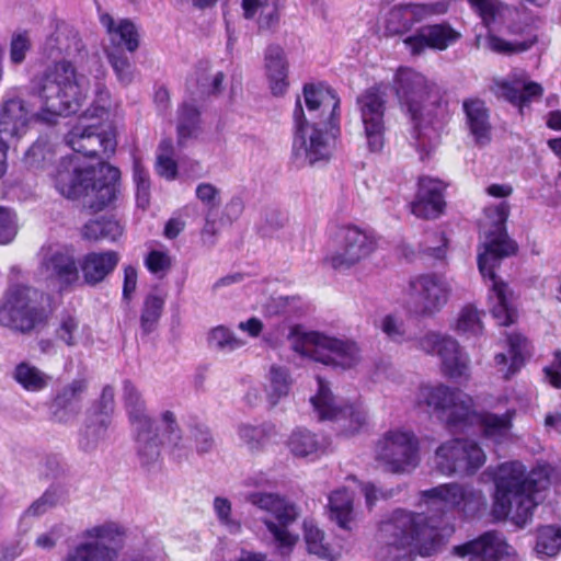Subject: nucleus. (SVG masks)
I'll return each instance as SVG.
<instances>
[{
    "mask_svg": "<svg viewBox=\"0 0 561 561\" xmlns=\"http://www.w3.org/2000/svg\"><path fill=\"white\" fill-rule=\"evenodd\" d=\"M482 499L481 491L458 483H444L421 491V502L439 515L394 510L388 519L379 524L383 541L378 551L379 561H413L414 554L423 558L435 556L455 531L443 515L455 508L463 512L473 510Z\"/></svg>",
    "mask_w": 561,
    "mask_h": 561,
    "instance_id": "f257e3e1",
    "label": "nucleus"
},
{
    "mask_svg": "<svg viewBox=\"0 0 561 561\" xmlns=\"http://www.w3.org/2000/svg\"><path fill=\"white\" fill-rule=\"evenodd\" d=\"M28 93L37 110L31 112L24 100L8 99L0 108V148L20 140L28 130L32 119L54 124L61 116L79 111L87 99L88 81L70 61L60 60L34 76Z\"/></svg>",
    "mask_w": 561,
    "mask_h": 561,
    "instance_id": "f03ea898",
    "label": "nucleus"
},
{
    "mask_svg": "<svg viewBox=\"0 0 561 561\" xmlns=\"http://www.w3.org/2000/svg\"><path fill=\"white\" fill-rule=\"evenodd\" d=\"M305 103L310 113L320 112L309 126L300 98H297L294 110L295 136L293 148L296 152L302 149L310 164L327 160L330 156L325 135L336 138L341 133V100L336 91L323 83H306L304 85Z\"/></svg>",
    "mask_w": 561,
    "mask_h": 561,
    "instance_id": "7ed1b4c3",
    "label": "nucleus"
},
{
    "mask_svg": "<svg viewBox=\"0 0 561 561\" xmlns=\"http://www.w3.org/2000/svg\"><path fill=\"white\" fill-rule=\"evenodd\" d=\"M449 3L445 0L431 3H401L392 7L385 19L387 37H403L402 42L411 56H420L427 49L443 51L456 44L461 34L448 22L426 24L415 33L408 35L415 24L434 16L445 14Z\"/></svg>",
    "mask_w": 561,
    "mask_h": 561,
    "instance_id": "20e7f679",
    "label": "nucleus"
},
{
    "mask_svg": "<svg viewBox=\"0 0 561 561\" xmlns=\"http://www.w3.org/2000/svg\"><path fill=\"white\" fill-rule=\"evenodd\" d=\"M550 485V468L537 466L527 472L523 462H503L494 478L492 515L496 520L508 517L519 527L531 519L537 507L536 494Z\"/></svg>",
    "mask_w": 561,
    "mask_h": 561,
    "instance_id": "39448f33",
    "label": "nucleus"
},
{
    "mask_svg": "<svg viewBox=\"0 0 561 561\" xmlns=\"http://www.w3.org/2000/svg\"><path fill=\"white\" fill-rule=\"evenodd\" d=\"M391 90L417 137L425 128L438 130L449 122L446 90L416 69L400 66L393 75Z\"/></svg>",
    "mask_w": 561,
    "mask_h": 561,
    "instance_id": "423d86ee",
    "label": "nucleus"
},
{
    "mask_svg": "<svg viewBox=\"0 0 561 561\" xmlns=\"http://www.w3.org/2000/svg\"><path fill=\"white\" fill-rule=\"evenodd\" d=\"M424 403L439 416L446 415L448 427L470 426L478 424L482 436L495 444L503 443L511 434L516 409H507L502 414L490 411L477 412L473 409L472 398L459 389H451L445 385L436 387H421L419 404Z\"/></svg>",
    "mask_w": 561,
    "mask_h": 561,
    "instance_id": "0eeeda50",
    "label": "nucleus"
},
{
    "mask_svg": "<svg viewBox=\"0 0 561 561\" xmlns=\"http://www.w3.org/2000/svg\"><path fill=\"white\" fill-rule=\"evenodd\" d=\"M494 214L495 221L486 234L484 251L478 255V267L482 277L492 283L489 296L490 299H495L491 307L492 316L500 325L510 327L516 322L518 313L511 302L512 291L508 284L496 275V268L500 267L503 259L515 255L518 247L506 231V221L510 216L508 203H500L494 208Z\"/></svg>",
    "mask_w": 561,
    "mask_h": 561,
    "instance_id": "6e6552de",
    "label": "nucleus"
},
{
    "mask_svg": "<svg viewBox=\"0 0 561 561\" xmlns=\"http://www.w3.org/2000/svg\"><path fill=\"white\" fill-rule=\"evenodd\" d=\"M118 179V169L108 163L83 167L77 157H71L60 162L55 186L65 197L81 199L83 206L99 211L115 198Z\"/></svg>",
    "mask_w": 561,
    "mask_h": 561,
    "instance_id": "1a4fd4ad",
    "label": "nucleus"
},
{
    "mask_svg": "<svg viewBox=\"0 0 561 561\" xmlns=\"http://www.w3.org/2000/svg\"><path fill=\"white\" fill-rule=\"evenodd\" d=\"M108 93L100 91L92 108H88L66 136L67 145L84 157H108L116 147L114 131L107 123Z\"/></svg>",
    "mask_w": 561,
    "mask_h": 561,
    "instance_id": "9d476101",
    "label": "nucleus"
},
{
    "mask_svg": "<svg viewBox=\"0 0 561 561\" xmlns=\"http://www.w3.org/2000/svg\"><path fill=\"white\" fill-rule=\"evenodd\" d=\"M42 298V293L33 287H10L0 299V324L22 334L37 330L48 318Z\"/></svg>",
    "mask_w": 561,
    "mask_h": 561,
    "instance_id": "9b49d317",
    "label": "nucleus"
},
{
    "mask_svg": "<svg viewBox=\"0 0 561 561\" xmlns=\"http://www.w3.org/2000/svg\"><path fill=\"white\" fill-rule=\"evenodd\" d=\"M293 348L314 362L333 368H351L359 357V350L354 342L342 341L314 331L298 336Z\"/></svg>",
    "mask_w": 561,
    "mask_h": 561,
    "instance_id": "f8f14e48",
    "label": "nucleus"
},
{
    "mask_svg": "<svg viewBox=\"0 0 561 561\" xmlns=\"http://www.w3.org/2000/svg\"><path fill=\"white\" fill-rule=\"evenodd\" d=\"M35 275L48 288L65 290L79 282V267L75 251L65 244L49 243L37 253Z\"/></svg>",
    "mask_w": 561,
    "mask_h": 561,
    "instance_id": "ddd939ff",
    "label": "nucleus"
},
{
    "mask_svg": "<svg viewBox=\"0 0 561 561\" xmlns=\"http://www.w3.org/2000/svg\"><path fill=\"white\" fill-rule=\"evenodd\" d=\"M375 459L391 473L410 472L420 462V442L412 431L389 430L375 446Z\"/></svg>",
    "mask_w": 561,
    "mask_h": 561,
    "instance_id": "4468645a",
    "label": "nucleus"
},
{
    "mask_svg": "<svg viewBox=\"0 0 561 561\" xmlns=\"http://www.w3.org/2000/svg\"><path fill=\"white\" fill-rule=\"evenodd\" d=\"M356 107L364 128L367 148L380 152L385 146L387 94L382 82L365 89L356 98Z\"/></svg>",
    "mask_w": 561,
    "mask_h": 561,
    "instance_id": "2eb2a0df",
    "label": "nucleus"
},
{
    "mask_svg": "<svg viewBox=\"0 0 561 561\" xmlns=\"http://www.w3.org/2000/svg\"><path fill=\"white\" fill-rule=\"evenodd\" d=\"M123 536L124 529L117 523L94 525L82 533L83 541L68 551L65 561H114L115 547Z\"/></svg>",
    "mask_w": 561,
    "mask_h": 561,
    "instance_id": "dca6fc26",
    "label": "nucleus"
},
{
    "mask_svg": "<svg viewBox=\"0 0 561 561\" xmlns=\"http://www.w3.org/2000/svg\"><path fill=\"white\" fill-rule=\"evenodd\" d=\"M486 457L482 447L473 440L455 438L442 444L435 451V466L444 476L474 474Z\"/></svg>",
    "mask_w": 561,
    "mask_h": 561,
    "instance_id": "f3484780",
    "label": "nucleus"
},
{
    "mask_svg": "<svg viewBox=\"0 0 561 561\" xmlns=\"http://www.w3.org/2000/svg\"><path fill=\"white\" fill-rule=\"evenodd\" d=\"M337 242L339 250L325 257L334 270L350 268L369 257L378 248L375 233L356 225L342 226L337 231Z\"/></svg>",
    "mask_w": 561,
    "mask_h": 561,
    "instance_id": "a211bd4d",
    "label": "nucleus"
},
{
    "mask_svg": "<svg viewBox=\"0 0 561 561\" xmlns=\"http://www.w3.org/2000/svg\"><path fill=\"white\" fill-rule=\"evenodd\" d=\"M417 344L426 354H437L440 357L442 371L447 378L469 377V356L455 339L428 332L419 340Z\"/></svg>",
    "mask_w": 561,
    "mask_h": 561,
    "instance_id": "6ab92c4d",
    "label": "nucleus"
},
{
    "mask_svg": "<svg viewBox=\"0 0 561 561\" xmlns=\"http://www.w3.org/2000/svg\"><path fill=\"white\" fill-rule=\"evenodd\" d=\"M100 21L106 28L112 45L117 49L116 54L106 48L107 57L119 79L128 83L130 81V66L127 59L123 58L119 54L124 49L134 51L138 47L137 31L128 20L121 19L116 21L107 13H103L100 16Z\"/></svg>",
    "mask_w": 561,
    "mask_h": 561,
    "instance_id": "aec40b11",
    "label": "nucleus"
},
{
    "mask_svg": "<svg viewBox=\"0 0 561 561\" xmlns=\"http://www.w3.org/2000/svg\"><path fill=\"white\" fill-rule=\"evenodd\" d=\"M162 426L142 415V466L153 463L160 458L161 448L174 449L182 440L181 430L174 414L165 411L162 414Z\"/></svg>",
    "mask_w": 561,
    "mask_h": 561,
    "instance_id": "412c9836",
    "label": "nucleus"
},
{
    "mask_svg": "<svg viewBox=\"0 0 561 561\" xmlns=\"http://www.w3.org/2000/svg\"><path fill=\"white\" fill-rule=\"evenodd\" d=\"M508 545L494 530H489L465 543L455 546L453 553L469 561H516Z\"/></svg>",
    "mask_w": 561,
    "mask_h": 561,
    "instance_id": "4be33fe9",
    "label": "nucleus"
},
{
    "mask_svg": "<svg viewBox=\"0 0 561 561\" xmlns=\"http://www.w3.org/2000/svg\"><path fill=\"white\" fill-rule=\"evenodd\" d=\"M447 185L439 179L422 175L411 203V213L419 218L436 219L446 208L445 191Z\"/></svg>",
    "mask_w": 561,
    "mask_h": 561,
    "instance_id": "5701e85b",
    "label": "nucleus"
},
{
    "mask_svg": "<svg viewBox=\"0 0 561 561\" xmlns=\"http://www.w3.org/2000/svg\"><path fill=\"white\" fill-rule=\"evenodd\" d=\"M412 294L417 296L422 313L432 316L439 311L448 299L445 282L435 274H423L410 282Z\"/></svg>",
    "mask_w": 561,
    "mask_h": 561,
    "instance_id": "b1692460",
    "label": "nucleus"
},
{
    "mask_svg": "<svg viewBox=\"0 0 561 561\" xmlns=\"http://www.w3.org/2000/svg\"><path fill=\"white\" fill-rule=\"evenodd\" d=\"M82 47V41L77 30L65 21L56 20L44 42L43 53L48 58L75 56L81 51Z\"/></svg>",
    "mask_w": 561,
    "mask_h": 561,
    "instance_id": "393cba45",
    "label": "nucleus"
},
{
    "mask_svg": "<svg viewBox=\"0 0 561 561\" xmlns=\"http://www.w3.org/2000/svg\"><path fill=\"white\" fill-rule=\"evenodd\" d=\"M508 356L499 353L494 356L497 366H504L503 379L511 380L526 365V360L531 356V346L529 340L520 332H511L506 334Z\"/></svg>",
    "mask_w": 561,
    "mask_h": 561,
    "instance_id": "a878e982",
    "label": "nucleus"
},
{
    "mask_svg": "<svg viewBox=\"0 0 561 561\" xmlns=\"http://www.w3.org/2000/svg\"><path fill=\"white\" fill-rule=\"evenodd\" d=\"M466 123L476 144L488 145L491 141L492 125L490 110L485 102L479 98H469L462 102Z\"/></svg>",
    "mask_w": 561,
    "mask_h": 561,
    "instance_id": "bb28decb",
    "label": "nucleus"
},
{
    "mask_svg": "<svg viewBox=\"0 0 561 561\" xmlns=\"http://www.w3.org/2000/svg\"><path fill=\"white\" fill-rule=\"evenodd\" d=\"M85 388L83 380H72L57 392L50 407L53 417L57 422L68 423L78 415L81 396Z\"/></svg>",
    "mask_w": 561,
    "mask_h": 561,
    "instance_id": "cd10ccee",
    "label": "nucleus"
},
{
    "mask_svg": "<svg viewBox=\"0 0 561 561\" xmlns=\"http://www.w3.org/2000/svg\"><path fill=\"white\" fill-rule=\"evenodd\" d=\"M119 257L114 251L90 252L80 262L85 283L95 285L102 282L116 267Z\"/></svg>",
    "mask_w": 561,
    "mask_h": 561,
    "instance_id": "c85d7f7f",
    "label": "nucleus"
},
{
    "mask_svg": "<svg viewBox=\"0 0 561 561\" xmlns=\"http://www.w3.org/2000/svg\"><path fill=\"white\" fill-rule=\"evenodd\" d=\"M265 68L273 95H283L288 87V65L284 49L278 45H270L265 53Z\"/></svg>",
    "mask_w": 561,
    "mask_h": 561,
    "instance_id": "c756f323",
    "label": "nucleus"
},
{
    "mask_svg": "<svg viewBox=\"0 0 561 561\" xmlns=\"http://www.w3.org/2000/svg\"><path fill=\"white\" fill-rule=\"evenodd\" d=\"M331 519L343 529H350L353 513V496L346 488L333 491L329 496Z\"/></svg>",
    "mask_w": 561,
    "mask_h": 561,
    "instance_id": "7c9ffc66",
    "label": "nucleus"
},
{
    "mask_svg": "<svg viewBox=\"0 0 561 561\" xmlns=\"http://www.w3.org/2000/svg\"><path fill=\"white\" fill-rule=\"evenodd\" d=\"M316 379L318 391L310 401L320 420H334L342 413V409L334 404V398L327 380L320 375H317Z\"/></svg>",
    "mask_w": 561,
    "mask_h": 561,
    "instance_id": "2f4dec72",
    "label": "nucleus"
},
{
    "mask_svg": "<svg viewBox=\"0 0 561 561\" xmlns=\"http://www.w3.org/2000/svg\"><path fill=\"white\" fill-rule=\"evenodd\" d=\"M13 378L23 389L31 392L45 389L49 381V377L44 371L27 362L16 365Z\"/></svg>",
    "mask_w": 561,
    "mask_h": 561,
    "instance_id": "473e14b6",
    "label": "nucleus"
},
{
    "mask_svg": "<svg viewBox=\"0 0 561 561\" xmlns=\"http://www.w3.org/2000/svg\"><path fill=\"white\" fill-rule=\"evenodd\" d=\"M199 124L201 113L198 108L183 103L179 110L178 144L183 146L187 139L192 138L198 130Z\"/></svg>",
    "mask_w": 561,
    "mask_h": 561,
    "instance_id": "72a5a7b5",
    "label": "nucleus"
},
{
    "mask_svg": "<svg viewBox=\"0 0 561 561\" xmlns=\"http://www.w3.org/2000/svg\"><path fill=\"white\" fill-rule=\"evenodd\" d=\"M173 156L174 147L172 139H162L158 147L156 171L168 181L175 180L178 176V163Z\"/></svg>",
    "mask_w": 561,
    "mask_h": 561,
    "instance_id": "f704fd0d",
    "label": "nucleus"
},
{
    "mask_svg": "<svg viewBox=\"0 0 561 561\" xmlns=\"http://www.w3.org/2000/svg\"><path fill=\"white\" fill-rule=\"evenodd\" d=\"M536 551L541 556H557L561 551V527H540L537 531Z\"/></svg>",
    "mask_w": 561,
    "mask_h": 561,
    "instance_id": "c9c22d12",
    "label": "nucleus"
},
{
    "mask_svg": "<svg viewBox=\"0 0 561 561\" xmlns=\"http://www.w3.org/2000/svg\"><path fill=\"white\" fill-rule=\"evenodd\" d=\"M107 419H91V422L87 424L81 433L79 446L84 451L94 450L99 444L104 440L106 431L108 427Z\"/></svg>",
    "mask_w": 561,
    "mask_h": 561,
    "instance_id": "e433bc0d",
    "label": "nucleus"
},
{
    "mask_svg": "<svg viewBox=\"0 0 561 561\" xmlns=\"http://www.w3.org/2000/svg\"><path fill=\"white\" fill-rule=\"evenodd\" d=\"M486 39L492 51L507 56L527 51L537 43L536 35L523 41L510 42L497 35L488 34Z\"/></svg>",
    "mask_w": 561,
    "mask_h": 561,
    "instance_id": "4c0bfd02",
    "label": "nucleus"
},
{
    "mask_svg": "<svg viewBox=\"0 0 561 561\" xmlns=\"http://www.w3.org/2000/svg\"><path fill=\"white\" fill-rule=\"evenodd\" d=\"M305 541L310 553L328 561L336 559L331 547L324 542V533L314 525L305 524Z\"/></svg>",
    "mask_w": 561,
    "mask_h": 561,
    "instance_id": "58836bf2",
    "label": "nucleus"
},
{
    "mask_svg": "<svg viewBox=\"0 0 561 561\" xmlns=\"http://www.w3.org/2000/svg\"><path fill=\"white\" fill-rule=\"evenodd\" d=\"M165 301V294L156 288L154 294L147 296L142 309V333L149 332L158 323Z\"/></svg>",
    "mask_w": 561,
    "mask_h": 561,
    "instance_id": "ea45409f",
    "label": "nucleus"
},
{
    "mask_svg": "<svg viewBox=\"0 0 561 561\" xmlns=\"http://www.w3.org/2000/svg\"><path fill=\"white\" fill-rule=\"evenodd\" d=\"M456 331L460 334L477 336L482 334L481 314L472 305L465 306L458 316Z\"/></svg>",
    "mask_w": 561,
    "mask_h": 561,
    "instance_id": "a19ab883",
    "label": "nucleus"
},
{
    "mask_svg": "<svg viewBox=\"0 0 561 561\" xmlns=\"http://www.w3.org/2000/svg\"><path fill=\"white\" fill-rule=\"evenodd\" d=\"M273 431L274 426L270 424L259 426L241 425L239 435L250 449L257 450L268 442Z\"/></svg>",
    "mask_w": 561,
    "mask_h": 561,
    "instance_id": "79ce46f5",
    "label": "nucleus"
},
{
    "mask_svg": "<svg viewBox=\"0 0 561 561\" xmlns=\"http://www.w3.org/2000/svg\"><path fill=\"white\" fill-rule=\"evenodd\" d=\"M146 268L157 278H164L171 271L173 265V257L170 252L165 250H150L145 257Z\"/></svg>",
    "mask_w": 561,
    "mask_h": 561,
    "instance_id": "37998d69",
    "label": "nucleus"
},
{
    "mask_svg": "<svg viewBox=\"0 0 561 561\" xmlns=\"http://www.w3.org/2000/svg\"><path fill=\"white\" fill-rule=\"evenodd\" d=\"M288 447L295 456L306 457L317 451L318 442L311 432L298 428L289 436Z\"/></svg>",
    "mask_w": 561,
    "mask_h": 561,
    "instance_id": "c03bdc74",
    "label": "nucleus"
},
{
    "mask_svg": "<svg viewBox=\"0 0 561 561\" xmlns=\"http://www.w3.org/2000/svg\"><path fill=\"white\" fill-rule=\"evenodd\" d=\"M54 152L45 140L35 141L24 156V162L28 168L42 169L53 160Z\"/></svg>",
    "mask_w": 561,
    "mask_h": 561,
    "instance_id": "a18cd8bd",
    "label": "nucleus"
},
{
    "mask_svg": "<svg viewBox=\"0 0 561 561\" xmlns=\"http://www.w3.org/2000/svg\"><path fill=\"white\" fill-rule=\"evenodd\" d=\"M82 332L83 329L80 327L79 321L75 317L66 314L60 319L56 335L68 346H75L81 342Z\"/></svg>",
    "mask_w": 561,
    "mask_h": 561,
    "instance_id": "49530a36",
    "label": "nucleus"
},
{
    "mask_svg": "<svg viewBox=\"0 0 561 561\" xmlns=\"http://www.w3.org/2000/svg\"><path fill=\"white\" fill-rule=\"evenodd\" d=\"M32 47L31 35L28 31H18L13 33L10 42V60L15 65L22 64L27 51Z\"/></svg>",
    "mask_w": 561,
    "mask_h": 561,
    "instance_id": "de8ad7c7",
    "label": "nucleus"
},
{
    "mask_svg": "<svg viewBox=\"0 0 561 561\" xmlns=\"http://www.w3.org/2000/svg\"><path fill=\"white\" fill-rule=\"evenodd\" d=\"M209 341L214 342L220 350L234 351L243 345V341L224 325H218L210 331Z\"/></svg>",
    "mask_w": 561,
    "mask_h": 561,
    "instance_id": "09e8293b",
    "label": "nucleus"
},
{
    "mask_svg": "<svg viewBox=\"0 0 561 561\" xmlns=\"http://www.w3.org/2000/svg\"><path fill=\"white\" fill-rule=\"evenodd\" d=\"M264 525L273 535L278 549L291 550L296 545L298 537L293 535L288 529V525H277L276 523L265 519Z\"/></svg>",
    "mask_w": 561,
    "mask_h": 561,
    "instance_id": "8fccbe9b",
    "label": "nucleus"
},
{
    "mask_svg": "<svg viewBox=\"0 0 561 561\" xmlns=\"http://www.w3.org/2000/svg\"><path fill=\"white\" fill-rule=\"evenodd\" d=\"M18 233L16 216L9 208L0 207V244L10 243Z\"/></svg>",
    "mask_w": 561,
    "mask_h": 561,
    "instance_id": "3c124183",
    "label": "nucleus"
},
{
    "mask_svg": "<svg viewBox=\"0 0 561 561\" xmlns=\"http://www.w3.org/2000/svg\"><path fill=\"white\" fill-rule=\"evenodd\" d=\"M58 501L57 493L55 491H46L39 499L33 502L30 507L24 512L21 517V522H25L28 517H37L43 515L47 510L53 507Z\"/></svg>",
    "mask_w": 561,
    "mask_h": 561,
    "instance_id": "603ef678",
    "label": "nucleus"
},
{
    "mask_svg": "<svg viewBox=\"0 0 561 561\" xmlns=\"http://www.w3.org/2000/svg\"><path fill=\"white\" fill-rule=\"evenodd\" d=\"M270 374L273 394L277 398L286 396L290 388V379L287 369L279 366H272Z\"/></svg>",
    "mask_w": 561,
    "mask_h": 561,
    "instance_id": "864d4df0",
    "label": "nucleus"
},
{
    "mask_svg": "<svg viewBox=\"0 0 561 561\" xmlns=\"http://www.w3.org/2000/svg\"><path fill=\"white\" fill-rule=\"evenodd\" d=\"M470 7L479 14L482 22L489 26L496 19L497 7L493 0H467Z\"/></svg>",
    "mask_w": 561,
    "mask_h": 561,
    "instance_id": "5fc2aeb1",
    "label": "nucleus"
},
{
    "mask_svg": "<svg viewBox=\"0 0 561 561\" xmlns=\"http://www.w3.org/2000/svg\"><path fill=\"white\" fill-rule=\"evenodd\" d=\"M62 527L54 525L44 533L36 536L34 545L42 550H51L56 547L57 542L62 538Z\"/></svg>",
    "mask_w": 561,
    "mask_h": 561,
    "instance_id": "6e6d98bb",
    "label": "nucleus"
},
{
    "mask_svg": "<svg viewBox=\"0 0 561 561\" xmlns=\"http://www.w3.org/2000/svg\"><path fill=\"white\" fill-rule=\"evenodd\" d=\"M114 411V390L111 387H105L102 391L101 398L95 407L92 417L101 419L106 417L110 424L111 415Z\"/></svg>",
    "mask_w": 561,
    "mask_h": 561,
    "instance_id": "4d7b16f0",
    "label": "nucleus"
},
{
    "mask_svg": "<svg viewBox=\"0 0 561 561\" xmlns=\"http://www.w3.org/2000/svg\"><path fill=\"white\" fill-rule=\"evenodd\" d=\"M192 435L195 442L196 449L199 454L208 453L215 445L214 437L207 426L195 425Z\"/></svg>",
    "mask_w": 561,
    "mask_h": 561,
    "instance_id": "13d9d810",
    "label": "nucleus"
},
{
    "mask_svg": "<svg viewBox=\"0 0 561 561\" xmlns=\"http://www.w3.org/2000/svg\"><path fill=\"white\" fill-rule=\"evenodd\" d=\"M196 197L208 207L209 210L220 204L219 190L210 183H201L196 187Z\"/></svg>",
    "mask_w": 561,
    "mask_h": 561,
    "instance_id": "bf43d9fd",
    "label": "nucleus"
},
{
    "mask_svg": "<svg viewBox=\"0 0 561 561\" xmlns=\"http://www.w3.org/2000/svg\"><path fill=\"white\" fill-rule=\"evenodd\" d=\"M280 496L274 493L254 492L248 495V501L257 506L259 508L274 513L277 505H279Z\"/></svg>",
    "mask_w": 561,
    "mask_h": 561,
    "instance_id": "052dcab7",
    "label": "nucleus"
},
{
    "mask_svg": "<svg viewBox=\"0 0 561 561\" xmlns=\"http://www.w3.org/2000/svg\"><path fill=\"white\" fill-rule=\"evenodd\" d=\"M273 515L278 522L277 525H290L298 517V512L294 504L288 503L282 497L279 505L276 506Z\"/></svg>",
    "mask_w": 561,
    "mask_h": 561,
    "instance_id": "680f3d73",
    "label": "nucleus"
},
{
    "mask_svg": "<svg viewBox=\"0 0 561 561\" xmlns=\"http://www.w3.org/2000/svg\"><path fill=\"white\" fill-rule=\"evenodd\" d=\"M25 549L22 538L0 543V561H14Z\"/></svg>",
    "mask_w": 561,
    "mask_h": 561,
    "instance_id": "e2e57ef3",
    "label": "nucleus"
},
{
    "mask_svg": "<svg viewBox=\"0 0 561 561\" xmlns=\"http://www.w3.org/2000/svg\"><path fill=\"white\" fill-rule=\"evenodd\" d=\"M500 96L510 102L511 104L518 106L522 111V91L515 82L502 81L497 83Z\"/></svg>",
    "mask_w": 561,
    "mask_h": 561,
    "instance_id": "0e129e2a",
    "label": "nucleus"
},
{
    "mask_svg": "<svg viewBox=\"0 0 561 561\" xmlns=\"http://www.w3.org/2000/svg\"><path fill=\"white\" fill-rule=\"evenodd\" d=\"M432 236H433V238L440 241V245L425 247L424 249H422V252L425 255L437 259V260L445 259L446 253H447V248H448V239H447L445 232L444 231L433 232Z\"/></svg>",
    "mask_w": 561,
    "mask_h": 561,
    "instance_id": "69168bd1",
    "label": "nucleus"
},
{
    "mask_svg": "<svg viewBox=\"0 0 561 561\" xmlns=\"http://www.w3.org/2000/svg\"><path fill=\"white\" fill-rule=\"evenodd\" d=\"M138 273L134 266H127L124 271L123 298L130 300L136 290Z\"/></svg>",
    "mask_w": 561,
    "mask_h": 561,
    "instance_id": "338daca9",
    "label": "nucleus"
},
{
    "mask_svg": "<svg viewBox=\"0 0 561 561\" xmlns=\"http://www.w3.org/2000/svg\"><path fill=\"white\" fill-rule=\"evenodd\" d=\"M214 510L222 525L229 526L231 520V503L226 497L217 496L214 500Z\"/></svg>",
    "mask_w": 561,
    "mask_h": 561,
    "instance_id": "774afa93",
    "label": "nucleus"
}]
</instances>
